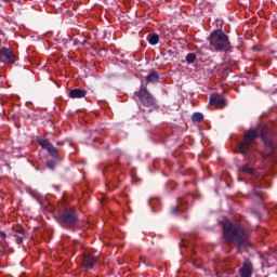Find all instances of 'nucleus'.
<instances>
[{"mask_svg":"<svg viewBox=\"0 0 277 277\" xmlns=\"http://www.w3.org/2000/svg\"><path fill=\"white\" fill-rule=\"evenodd\" d=\"M0 237H1V239H5V237H6L5 233L0 232Z\"/></svg>","mask_w":277,"mask_h":277,"instance_id":"24","label":"nucleus"},{"mask_svg":"<svg viewBox=\"0 0 277 277\" xmlns=\"http://www.w3.org/2000/svg\"><path fill=\"white\" fill-rule=\"evenodd\" d=\"M13 237L15 238V243H17V246H21L25 237H27V232L23 227H17L15 229V234H13Z\"/></svg>","mask_w":277,"mask_h":277,"instance_id":"12","label":"nucleus"},{"mask_svg":"<svg viewBox=\"0 0 277 277\" xmlns=\"http://www.w3.org/2000/svg\"><path fill=\"white\" fill-rule=\"evenodd\" d=\"M239 172H241V174H248L249 176H252L253 179H259V172H256V169L250 167L249 163L243 164L239 169Z\"/></svg>","mask_w":277,"mask_h":277,"instance_id":"11","label":"nucleus"},{"mask_svg":"<svg viewBox=\"0 0 277 277\" xmlns=\"http://www.w3.org/2000/svg\"><path fill=\"white\" fill-rule=\"evenodd\" d=\"M72 44H74V47H77V44H79V41L77 39H74Z\"/></svg>","mask_w":277,"mask_h":277,"instance_id":"25","label":"nucleus"},{"mask_svg":"<svg viewBox=\"0 0 277 277\" xmlns=\"http://www.w3.org/2000/svg\"><path fill=\"white\" fill-rule=\"evenodd\" d=\"M0 8H1V3H0Z\"/></svg>","mask_w":277,"mask_h":277,"instance_id":"28","label":"nucleus"},{"mask_svg":"<svg viewBox=\"0 0 277 277\" xmlns=\"http://www.w3.org/2000/svg\"><path fill=\"white\" fill-rule=\"evenodd\" d=\"M249 198L253 200L256 205H261L263 202V193L261 192V186L253 185L252 192L249 194Z\"/></svg>","mask_w":277,"mask_h":277,"instance_id":"9","label":"nucleus"},{"mask_svg":"<svg viewBox=\"0 0 277 277\" xmlns=\"http://www.w3.org/2000/svg\"><path fill=\"white\" fill-rule=\"evenodd\" d=\"M209 42L210 47L217 52L228 51L230 49V40H228V36L224 34L222 29H216L211 32Z\"/></svg>","mask_w":277,"mask_h":277,"instance_id":"3","label":"nucleus"},{"mask_svg":"<svg viewBox=\"0 0 277 277\" xmlns=\"http://www.w3.org/2000/svg\"><path fill=\"white\" fill-rule=\"evenodd\" d=\"M37 143L39 144V146H41V148H43V150H48L49 155L51 157H54V159H56V157H60V154L57 153V148L53 146L49 140L37 138Z\"/></svg>","mask_w":277,"mask_h":277,"instance_id":"7","label":"nucleus"},{"mask_svg":"<svg viewBox=\"0 0 277 277\" xmlns=\"http://www.w3.org/2000/svg\"><path fill=\"white\" fill-rule=\"evenodd\" d=\"M47 168H49V170H54L55 169V161L54 160H48L47 161Z\"/></svg>","mask_w":277,"mask_h":277,"instance_id":"20","label":"nucleus"},{"mask_svg":"<svg viewBox=\"0 0 277 277\" xmlns=\"http://www.w3.org/2000/svg\"><path fill=\"white\" fill-rule=\"evenodd\" d=\"M210 105L215 107H226V101L222 98L220 94H214L210 96Z\"/></svg>","mask_w":277,"mask_h":277,"instance_id":"13","label":"nucleus"},{"mask_svg":"<svg viewBox=\"0 0 277 277\" xmlns=\"http://www.w3.org/2000/svg\"><path fill=\"white\" fill-rule=\"evenodd\" d=\"M186 62L187 64H194L196 62V53H188L186 55Z\"/></svg>","mask_w":277,"mask_h":277,"instance_id":"19","label":"nucleus"},{"mask_svg":"<svg viewBox=\"0 0 277 277\" xmlns=\"http://www.w3.org/2000/svg\"><path fill=\"white\" fill-rule=\"evenodd\" d=\"M85 44H88V41L84 40V41L81 42L82 47H85Z\"/></svg>","mask_w":277,"mask_h":277,"instance_id":"26","label":"nucleus"},{"mask_svg":"<svg viewBox=\"0 0 277 277\" xmlns=\"http://www.w3.org/2000/svg\"><path fill=\"white\" fill-rule=\"evenodd\" d=\"M0 62L3 64H14L16 62V56L12 49L5 47L0 49Z\"/></svg>","mask_w":277,"mask_h":277,"instance_id":"6","label":"nucleus"},{"mask_svg":"<svg viewBox=\"0 0 277 277\" xmlns=\"http://www.w3.org/2000/svg\"><path fill=\"white\" fill-rule=\"evenodd\" d=\"M69 42H72V39L68 37L67 39H63V44L66 47V44H69Z\"/></svg>","mask_w":277,"mask_h":277,"instance_id":"21","label":"nucleus"},{"mask_svg":"<svg viewBox=\"0 0 277 277\" xmlns=\"http://www.w3.org/2000/svg\"><path fill=\"white\" fill-rule=\"evenodd\" d=\"M146 79L148 83H157L159 81V71H151Z\"/></svg>","mask_w":277,"mask_h":277,"instance_id":"16","label":"nucleus"},{"mask_svg":"<svg viewBox=\"0 0 277 277\" xmlns=\"http://www.w3.org/2000/svg\"><path fill=\"white\" fill-rule=\"evenodd\" d=\"M256 137H261L264 146H266V149L268 150L267 156L274 157V132L267 129V127L260 124L255 129H249L245 133L243 142L238 145V151L245 156V159H247L249 163H254V161H256L254 150H252V144H254Z\"/></svg>","mask_w":277,"mask_h":277,"instance_id":"1","label":"nucleus"},{"mask_svg":"<svg viewBox=\"0 0 277 277\" xmlns=\"http://www.w3.org/2000/svg\"><path fill=\"white\" fill-rule=\"evenodd\" d=\"M4 3H21V0H2Z\"/></svg>","mask_w":277,"mask_h":277,"instance_id":"22","label":"nucleus"},{"mask_svg":"<svg viewBox=\"0 0 277 277\" xmlns=\"http://www.w3.org/2000/svg\"><path fill=\"white\" fill-rule=\"evenodd\" d=\"M223 237L226 243H234L238 248H248L251 246L248 232L239 223H226L223 226Z\"/></svg>","mask_w":277,"mask_h":277,"instance_id":"2","label":"nucleus"},{"mask_svg":"<svg viewBox=\"0 0 277 277\" xmlns=\"http://www.w3.org/2000/svg\"><path fill=\"white\" fill-rule=\"evenodd\" d=\"M186 210L187 208L183 205V199H181V203L171 207L170 213L171 215H181V213H185Z\"/></svg>","mask_w":277,"mask_h":277,"instance_id":"15","label":"nucleus"},{"mask_svg":"<svg viewBox=\"0 0 277 277\" xmlns=\"http://www.w3.org/2000/svg\"><path fill=\"white\" fill-rule=\"evenodd\" d=\"M58 224L62 226V228L72 230V228L79 224L77 211L72 208H65L58 215Z\"/></svg>","mask_w":277,"mask_h":277,"instance_id":"4","label":"nucleus"},{"mask_svg":"<svg viewBox=\"0 0 277 277\" xmlns=\"http://www.w3.org/2000/svg\"><path fill=\"white\" fill-rule=\"evenodd\" d=\"M147 42H149V44L155 45V44H159V35L157 34H149L146 37Z\"/></svg>","mask_w":277,"mask_h":277,"instance_id":"17","label":"nucleus"},{"mask_svg":"<svg viewBox=\"0 0 277 277\" xmlns=\"http://www.w3.org/2000/svg\"><path fill=\"white\" fill-rule=\"evenodd\" d=\"M88 91L81 89H72L69 91V98H85Z\"/></svg>","mask_w":277,"mask_h":277,"instance_id":"14","label":"nucleus"},{"mask_svg":"<svg viewBox=\"0 0 277 277\" xmlns=\"http://www.w3.org/2000/svg\"><path fill=\"white\" fill-rule=\"evenodd\" d=\"M192 120L193 122H202V120H205V115H202V113H194Z\"/></svg>","mask_w":277,"mask_h":277,"instance_id":"18","label":"nucleus"},{"mask_svg":"<svg viewBox=\"0 0 277 277\" xmlns=\"http://www.w3.org/2000/svg\"><path fill=\"white\" fill-rule=\"evenodd\" d=\"M140 103L144 105V107H148L149 111L153 109H157V100L148 93L146 89H141L136 94Z\"/></svg>","mask_w":277,"mask_h":277,"instance_id":"5","label":"nucleus"},{"mask_svg":"<svg viewBox=\"0 0 277 277\" xmlns=\"http://www.w3.org/2000/svg\"><path fill=\"white\" fill-rule=\"evenodd\" d=\"M189 185V182H184V187H187Z\"/></svg>","mask_w":277,"mask_h":277,"instance_id":"27","label":"nucleus"},{"mask_svg":"<svg viewBox=\"0 0 277 277\" xmlns=\"http://www.w3.org/2000/svg\"><path fill=\"white\" fill-rule=\"evenodd\" d=\"M141 263H143V265H148V263H146V258H141Z\"/></svg>","mask_w":277,"mask_h":277,"instance_id":"23","label":"nucleus"},{"mask_svg":"<svg viewBox=\"0 0 277 277\" xmlns=\"http://www.w3.org/2000/svg\"><path fill=\"white\" fill-rule=\"evenodd\" d=\"M254 274V266L252 262H245L242 267L239 268V276L240 277H252Z\"/></svg>","mask_w":277,"mask_h":277,"instance_id":"10","label":"nucleus"},{"mask_svg":"<svg viewBox=\"0 0 277 277\" xmlns=\"http://www.w3.org/2000/svg\"><path fill=\"white\" fill-rule=\"evenodd\" d=\"M98 263V259L92 254H85L82 256V267L84 269H94V265Z\"/></svg>","mask_w":277,"mask_h":277,"instance_id":"8","label":"nucleus"}]
</instances>
